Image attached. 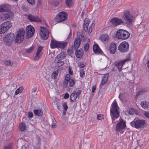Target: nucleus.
<instances>
[{"label": "nucleus", "mask_w": 149, "mask_h": 149, "mask_svg": "<svg viewBox=\"0 0 149 149\" xmlns=\"http://www.w3.org/2000/svg\"><path fill=\"white\" fill-rule=\"evenodd\" d=\"M119 109L116 102L115 100L110 109V114L113 123L114 122L115 119L118 118L119 116Z\"/></svg>", "instance_id": "obj_1"}, {"label": "nucleus", "mask_w": 149, "mask_h": 149, "mask_svg": "<svg viewBox=\"0 0 149 149\" xmlns=\"http://www.w3.org/2000/svg\"><path fill=\"white\" fill-rule=\"evenodd\" d=\"M67 42L58 41L53 38L51 40L50 46L52 49L60 48L63 49L67 46Z\"/></svg>", "instance_id": "obj_2"}, {"label": "nucleus", "mask_w": 149, "mask_h": 149, "mask_svg": "<svg viewBox=\"0 0 149 149\" xmlns=\"http://www.w3.org/2000/svg\"><path fill=\"white\" fill-rule=\"evenodd\" d=\"M65 57V53L63 52H61L55 57L54 61L56 63V66L58 67H60L63 65L64 62L63 60Z\"/></svg>", "instance_id": "obj_3"}, {"label": "nucleus", "mask_w": 149, "mask_h": 149, "mask_svg": "<svg viewBox=\"0 0 149 149\" xmlns=\"http://www.w3.org/2000/svg\"><path fill=\"white\" fill-rule=\"evenodd\" d=\"M15 38V35L13 33H8L3 38V40L5 45L10 46L13 43Z\"/></svg>", "instance_id": "obj_4"}, {"label": "nucleus", "mask_w": 149, "mask_h": 149, "mask_svg": "<svg viewBox=\"0 0 149 149\" xmlns=\"http://www.w3.org/2000/svg\"><path fill=\"white\" fill-rule=\"evenodd\" d=\"M24 30L23 29H20L17 32L15 41L18 43H21L23 40L25 34Z\"/></svg>", "instance_id": "obj_5"}, {"label": "nucleus", "mask_w": 149, "mask_h": 149, "mask_svg": "<svg viewBox=\"0 0 149 149\" xmlns=\"http://www.w3.org/2000/svg\"><path fill=\"white\" fill-rule=\"evenodd\" d=\"M130 34L127 31L120 29L118 30L116 33V36L118 39L125 40L129 38Z\"/></svg>", "instance_id": "obj_6"}, {"label": "nucleus", "mask_w": 149, "mask_h": 149, "mask_svg": "<svg viewBox=\"0 0 149 149\" xmlns=\"http://www.w3.org/2000/svg\"><path fill=\"white\" fill-rule=\"evenodd\" d=\"M131 125L136 128H142L145 126V120H134L130 123Z\"/></svg>", "instance_id": "obj_7"}, {"label": "nucleus", "mask_w": 149, "mask_h": 149, "mask_svg": "<svg viewBox=\"0 0 149 149\" xmlns=\"http://www.w3.org/2000/svg\"><path fill=\"white\" fill-rule=\"evenodd\" d=\"M75 81L72 79H70V76L69 74H66L65 80L63 83V87L64 88L66 87L69 83V86L72 87L75 84Z\"/></svg>", "instance_id": "obj_8"}, {"label": "nucleus", "mask_w": 149, "mask_h": 149, "mask_svg": "<svg viewBox=\"0 0 149 149\" xmlns=\"http://www.w3.org/2000/svg\"><path fill=\"white\" fill-rule=\"evenodd\" d=\"M67 18V14L63 11L60 12L56 15L54 19L55 22L60 23L65 20Z\"/></svg>", "instance_id": "obj_9"}, {"label": "nucleus", "mask_w": 149, "mask_h": 149, "mask_svg": "<svg viewBox=\"0 0 149 149\" xmlns=\"http://www.w3.org/2000/svg\"><path fill=\"white\" fill-rule=\"evenodd\" d=\"M10 22L7 21L2 24L0 26V33H3L11 26Z\"/></svg>", "instance_id": "obj_10"}, {"label": "nucleus", "mask_w": 149, "mask_h": 149, "mask_svg": "<svg viewBox=\"0 0 149 149\" xmlns=\"http://www.w3.org/2000/svg\"><path fill=\"white\" fill-rule=\"evenodd\" d=\"M129 48L128 43L125 41L122 42L118 47V50L121 52L125 53L128 51Z\"/></svg>", "instance_id": "obj_11"}, {"label": "nucleus", "mask_w": 149, "mask_h": 149, "mask_svg": "<svg viewBox=\"0 0 149 149\" xmlns=\"http://www.w3.org/2000/svg\"><path fill=\"white\" fill-rule=\"evenodd\" d=\"M35 32L34 29L31 25L28 26L26 27V39L31 37Z\"/></svg>", "instance_id": "obj_12"}, {"label": "nucleus", "mask_w": 149, "mask_h": 149, "mask_svg": "<svg viewBox=\"0 0 149 149\" xmlns=\"http://www.w3.org/2000/svg\"><path fill=\"white\" fill-rule=\"evenodd\" d=\"M89 22V20L88 19H86L83 24L84 26L83 27L84 29L88 34H89L92 31L93 28L94 27V25L92 24L88 29V26Z\"/></svg>", "instance_id": "obj_13"}, {"label": "nucleus", "mask_w": 149, "mask_h": 149, "mask_svg": "<svg viewBox=\"0 0 149 149\" xmlns=\"http://www.w3.org/2000/svg\"><path fill=\"white\" fill-rule=\"evenodd\" d=\"M40 35L41 37L44 39H47L49 37V31L45 27H40Z\"/></svg>", "instance_id": "obj_14"}, {"label": "nucleus", "mask_w": 149, "mask_h": 149, "mask_svg": "<svg viewBox=\"0 0 149 149\" xmlns=\"http://www.w3.org/2000/svg\"><path fill=\"white\" fill-rule=\"evenodd\" d=\"M130 59L129 58H127L123 60L120 61L119 62H115V64L119 72L122 71V68L125 64V62L128 61Z\"/></svg>", "instance_id": "obj_15"}, {"label": "nucleus", "mask_w": 149, "mask_h": 149, "mask_svg": "<svg viewBox=\"0 0 149 149\" xmlns=\"http://www.w3.org/2000/svg\"><path fill=\"white\" fill-rule=\"evenodd\" d=\"M124 16V18L125 19V20L127 21L128 24H129L132 23L133 18L128 11H125Z\"/></svg>", "instance_id": "obj_16"}, {"label": "nucleus", "mask_w": 149, "mask_h": 149, "mask_svg": "<svg viewBox=\"0 0 149 149\" xmlns=\"http://www.w3.org/2000/svg\"><path fill=\"white\" fill-rule=\"evenodd\" d=\"M126 127L125 123L123 120L121 119L120 121L118 122L116 126V130L118 132H120V131L124 128Z\"/></svg>", "instance_id": "obj_17"}, {"label": "nucleus", "mask_w": 149, "mask_h": 149, "mask_svg": "<svg viewBox=\"0 0 149 149\" xmlns=\"http://www.w3.org/2000/svg\"><path fill=\"white\" fill-rule=\"evenodd\" d=\"M13 15V13L11 12H8L7 13H3L0 15V18L1 20L3 21L12 17Z\"/></svg>", "instance_id": "obj_18"}, {"label": "nucleus", "mask_w": 149, "mask_h": 149, "mask_svg": "<svg viewBox=\"0 0 149 149\" xmlns=\"http://www.w3.org/2000/svg\"><path fill=\"white\" fill-rule=\"evenodd\" d=\"M42 47H40L38 48L36 55L33 58L34 60H37L40 58L42 54Z\"/></svg>", "instance_id": "obj_19"}, {"label": "nucleus", "mask_w": 149, "mask_h": 149, "mask_svg": "<svg viewBox=\"0 0 149 149\" xmlns=\"http://www.w3.org/2000/svg\"><path fill=\"white\" fill-rule=\"evenodd\" d=\"M28 17L29 19L31 21L41 22V20L37 16H34L33 15H29Z\"/></svg>", "instance_id": "obj_20"}, {"label": "nucleus", "mask_w": 149, "mask_h": 149, "mask_svg": "<svg viewBox=\"0 0 149 149\" xmlns=\"http://www.w3.org/2000/svg\"><path fill=\"white\" fill-rule=\"evenodd\" d=\"M111 22L113 24L116 26L122 24L124 23L123 21L121 19L117 18L112 19L111 20Z\"/></svg>", "instance_id": "obj_21"}, {"label": "nucleus", "mask_w": 149, "mask_h": 149, "mask_svg": "<svg viewBox=\"0 0 149 149\" xmlns=\"http://www.w3.org/2000/svg\"><path fill=\"white\" fill-rule=\"evenodd\" d=\"M81 39L79 38H76L74 42V48L75 50L77 49L79 46Z\"/></svg>", "instance_id": "obj_22"}, {"label": "nucleus", "mask_w": 149, "mask_h": 149, "mask_svg": "<svg viewBox=\"0 0 149 149\" xmlns=\"http://www.w3.org/2000/svg\"><path fill=\"white\" fill-rule=\"evenodd\" d=\"M93 50L95 54H98L101 53L102 52V50L100 49L98 45L97 44H94L93 45Z\"/></svg>", "instance_id": "obj_23"}, {"label": "nucleus", "mask_w": 149, "mask_h": 149, "mask_svg": "<svg viewBox=\"0 0 149 149\" xmlns=\"http://www.w3.org/2000/svg\"><path fill=\"white\" fill-rule=\"evenodd\" d=\"M116 44L114 43H111L109 46V51L111 53L114 54L116 50Z\"/></svg>", "instance_id": "obj_24"}, {"label": "nucleus", "mask_w": 149, "mask_h": 149, "mask_svg": "<svg viewBox=\"0 0 149 149\" xmlns=\"http://www.w3.org/2000/svg\"><path fill=\"white\" fill-rule=\"evenodd\" d=\"M109 76L108 74H106L102 77V81L100 84V86H103L107 83L108 79Z\"/></svg>", "instance_id": "obj_25"}, {"label": "nucleus", "mask_w": 149, "mask_h": 149, "mask_svg": "<svg viewBox=\"0 0 149 149\" xmlns=\"http://www.w3.org/2000/svg\"><path fill=\"white\" fill-rule=\"evenodd\" d=\"M84 51L83 50H77L75 52V54L76 57L78 58L81 57L83 55Z\"/></svg>", "instance_id": "obj_26"}, {"label": "nucleus", "mask_w": 149, "mask_h": 149, "mask_svg": "<svg viewBox=\"0 0 149 149\" xmlns=\"http://www.w3.org/2000/svg\"><path fill=\"white\" fill-rule=\"evenodd\" d=\"M33 112L36 115L42 116L43 115V112L40 109L34 110Z\"/></svg>", "instance_id": "obj_27"}, {"label": "nucleus", "mask_w": 149, "mask_h": 149, "mask_svg": "<svg viewBox=\"0 0 149 149\" xmlns=\"http://www.w3.org/2000/svg\"><path fill=\"white\" fill-rule=\"evenodd\" d=\"M142 107L145 109H147L149 107V102H147L143 101L141 104Z\"/></svg>", "instance_id": "obj_28"}, {"label": "nucleus", "mask_w": 149, "mask_h": 149, "mask_svg": "<svg viewBox=\"0 0 149 149\" xmlns=\"http://www.w3.org/2000/svg\"><path fill=\"white\" fill-rule=\"evenodd\" d=\"M63 116L65 115L66 113L68 108L67 103L66 102H64L63 104Z\"/></svg>", "instance_id": "obj_29"}, {"label": "nucleus", "mask_w": 149, "mask_h": 149, "mask_svg": "<svg viewBox=\"0 0 149 149\" xmlns=\"http://www.w3.org/2000/svg\"><path fill=\"white\" fill-rule=\"evenodd\" d=\"M77 97V94L74 93H72L70 96V100L72 102H74L76 100V98Z\"/></svg>", "instance_id": "obj_30"}, {"label": "nucleus", "mask_w": 149, "mask_h": 149, "mask_svg": "<svg viewBox=\"0 0 149 149\" xmlns=\"http://www.w3.org/2000/svg\"><path fill=\"white\" fill-rule=\"evenodd\" d=\"M19 128L20 130L22 132L24 131L26 128V125L24 123L22 122L19 125Z\"/></svg>", "instance_id": "obj_31"}, {"label": "nucleus", "mask_w": 149, "mask_h": 149, "mask_svg": "<svg viewBox=\"0 0 149 149\" xmlns=\"http://www.w3.org/2000/svg\"><path fill=\"white\" fill-rule=\"evenodd\" d=\"M4 64L6 66H12L13 65V63L10 60H5L3 61Z\"/></svg>", "instance_id": "obj_32"}, {"label": "nucleus", "mask_w": 149, "mask_h": 149, "mask_svg": "<svg viewBox=\"0 0 149 149\" xmlns=\"http://www.w3.org/2000/svg\"><path fill=\"white\" fill-rule=\"evenodd\" d=\"M100 39L102 41L104 42L108 39V38L107 35L103 34L100 36Z\"/></svg>", "instance_id": "obj_33"}, {"label": "nucleus", "mask_w": 149, "mask_h": 149, "mask_svg": "<svg viewBox=\"0 0 149 149\" xmlns=\"http://www.w3.org/2000/svg\"><path fill=\"white\" fill-rule=\"evenodd\" d=\"M37 142L36 143V147L37 149H39L40 148V139L39 137H37Z\"/></svg>", "instance_id": "obj_34"}, {"label": "nucleus", "mask_w": 149, "mask_h": 149, "mask_svg": "<svg viewBox=\"0 0 149 149\" xmlns=\"http://www.w3.org/2000/svg\"><path fill=\"white\" fill-rule=\"evenodd\" d=\"M35 49V47L34 46H32L29 49H25L26 52L28 53H31L33 50Z\"/></svg>", "instance_id": "obj_35"}, {"label": "nucleus", "mask_w": 149, "mask_h": 149, "mask_svg": "<svg viewBox=\"0 0 149 149\" xmlns=\"http://www.w3.org/2000/svg\"><path fill=\"white\" fill-rule=\"evenodd\" d=\"M66 4L67 6L70 7L72 3V0H66Z\"/></svg>", "instance_id": "obj_36"}, {"label": "nucleus", "mask_w": 149, "mask_h": 149, "mask_svg": "<svg viewBox=\"0 0 149 149\" xmlns=\"http://www.w3.org/2000/svg\"><path fill=\"white\" fill-rule=\"evenodd\" d=\"M23 89V88L22 87H20L18 88L15 91V95L18 94L19 93H21Z\"/></svg>", "instance_id": "obj_37"}, {"label": "nucleus", "mask_w": 149, "mask_h": 149, "mask_svg": "<svg viewBox=\"0 0 149 149\" xmlns=\"http://www.w3.org/2000/svg\"><path fill=\"white\" fill-rule=\"evenodd\" d=\"M2 9L3 12H5L8 10V8L6 5H1Z\"/></svg>", "instance_id": "obj_38"}, {"label": "nucleus", "mask_w": 149, "mask_h": 149, "mask_svg": "<svg viewBox=\"0 0 149 149\" xmlns=\"http://www.w3.org/2000/svg\"><path fill=\"white\" fill-rule=\"evenodd\" d=\"M89 47V45L88 43H86L84 46V49L85 51L86 52L88 51Z\"/></svg>", "instance_id": "obj_39"}, {"label": "nucleus", "mask_w": 149, "mask_h": 149, "mask_svg": "<svg viewBox=\"0 0 149 149\" xmlns=\"http://www.w3.org/2000/svg\"><path fill=\"white\" fill-rule=\"evenodd\" d=\"M135 109L133 108H132L129 111V113L131 115H132L135 113Z\"/></svg>", "instance_id": "obj_40"}, {"label": "nucleus", "mask_w": 149, "mask_h": 149, "mask_svg": "<svg viewBox=\"0 0 149 149\" xmlns=\"http://www.w3.org/2000/svg\"><path fill=\"white\" fill-rule=\"evenodd\" d=\"M58 73L55 72H54L52 74V77L53 78L55 79L56 77L57 76Z\"/></svg>", "instance_id": "obj_41"}, {"label": "nucleus", "mask_w": 149, "mask_h": 149, "mask_svg": "<svg viewBox=\"0 0 149 149\" xmlns=\"http://www.w3.org/2000/svg\"><path fill=\"white\" fill-rule=\"evenodd\" d=\"M27 1L28 3L32 5H33L35 4L34 0H27Z\"/></svg>", "instance_id": "obj_42"}, {"label": "nucleus", "mask_w": 149, "mask_h": 149, "mask_svg": "<svg viewBox=\"0 0 149 149\" xmlns=\"http://www.w3.org/2000/svg\"><path fill=\"white\" fill-rule=\"evenodd\" d=\"M37 89L38 88L37 87H34L32 88V92L33 93H35L37 91Z\"/></svg>", "instance_id": "obj_43"}, {"label": "nucleus", "mask_w": 149, "mask_h": 149, "mask_svg": "<svg viewBox=\"0 0 149 149\" xmlns=\"http://www.w3.org/2000/svg\"><path fill=\"white\" fill-rule=\"evenodd\" d=\"M12 146L11 145H9L4 147V149H11Z\"/></svg>", "instance_id": "obj_44"}, {"label": "nucleus", "mask_w": 149, "mask_h": 149, "mask_svg": "<svg viewBox=\"0 0 149 149\" xmlns=\"http://www.w3.org/2000/svg\"><path fill=\"white\" fill-rule=\"evenodd\" d=\"M33 116V113L31 112H29L28 113V116L29 118H32Z\"/></svg>", "instance_id": "obj_45"}, {"label": "nucleus", "mask_w": 149, "mask_h": 149, "mask_svg": "<svg viewBox=\"0 0 149 149\" xmlns=\"http://www.w3.org/2000/svg\"><path fill=\"white\" fill-rule=\"evenodd\" d=\"M80 75L81 77H83L84 76V73L83 70H81L80 72Z\"/></svg>", "instance_id": "obj_46"}, {"label": "nucleus", "mask_w": 149, "mask_h": 149, "mask_svg": "<svg viewBox=\"0 0 149 149\" xmlns=\"http://www.w3.org/2000/svg\"><path fill=\"white\" fill-rule=\"evenodd\" d=\"M102 116L101 115H98L97 116V118L98 120H101L103 118Z\"/></svg>", "instance_id": "obj_47"}, {"label": "nucleus", "mask_w": 149, "mask_h": 149, "mask_svg": "<svg viewBox=\"0 0 149 149\" xmlns=\"http://www.w3.org/2000/svg\"><path fill=\"white\" fill-rule=\"evenodd\" d=\"M81 90H79L77 92L75 93L77 95V97L78 98L79 97V95L81 94Z\"/></svg>", "instance_id": "obj_48"}, {"label": "nucleus", "mask_w": 149, "mask_h": 149, "mask_svg": "<svg viewBox=\"0 0 149 149\" xmlns=\"http://www.w3.org/2000/svg\"><path fill=\"white\" fill-rule=\"evenodd\" d=\"M69 97V95L68 93H66L64 96V98L65 99L68 98Z\"/></svg>", "instance_id": "obj_49"}, {"label": "nucleus", "mask_w": 149, "mask_h": 149, "mask_svg": "<svg viewBox=\"0 0 149 149\" xmlns=\"http://www.w3.org/2000/svg\"><path fill=\"white\" fill-rule=\"evenodd\" d=\"M51 127L52 128H54L56 127V126L55 123H52Z\"/></svg>", "instance_id": "obj_50"}, {"label": "nucleus", "mask_w": 149, "mask_h": 149, "mask_svg": "<svg viewBox=\"0 0 149 149\" xmlns=\"http://www.w3.org/2000/svg\"><path fill=\"white\" fill-rule=\"evenodd\" d=\"M144 115L146 117L149 118V112H145Z\"/></svg>", "instance_id": "obj_51"}, {"label": "nucleus", "mask_w": 149, "mask_h": 149, "mask_svg": "<svg viewBox=\"0 0 149 149\" xmlns=\"http://www.w3.org/2000/svg\"><path fill=\"white\" fill-rule=\"evenodd\" d=\"M96 89V87L95 86H93L92 87V93L94 92Z\"/></svg>", "instance_id": "obj_52"}, {"label": "nucleus", "mask_w": 149, "mask_h": 149, "mask_svg": "<svg viewBox=\"0 0 149 149\" xmlns=\"http://www.w3.org/2000/svg\"><path fill=\"white\" fill-rule=\"evenodd\" d=\"M68 70L69 74H71V75H72L73 72L72 71H71V69L70 68H69Z\"/></svg>", "instance_id": "obj_53"}, {"label": "nucleus", "mask_w": 149, "mask_h": 149, "mask_svg": "<svg viewBox=\"0 0 149 149\" xmlns=\"http://www.w3.org/2000/svg\"><path fill=\"white\" fill-rule=\"evenodd\" d=\"M79 66L80 68H83L84 66V64L80 63L79 65Z\"/></svg>", "instance_id": "obj_54"}, {"label": "nucleus", "mask_w": 149, "mask_h": 149, "mask_svg": "<svg viewBox=\"0 0 149 149\" xmlns=\"http://www.w3.org/2000/svg\"><path fill=\"white\" fill-rule=\"evenodd\" d=\"M70 33H69V35L68 36V38H67L68 39H70V36H71V35H72V33H71V30L70 29Z\"/></svg>", "instance_id": "obj_55"}, {"label": "nucleus", "mask_w": 149, "mask_h": 149, "mask_svg": "<svg viewBox=\"0 0 149 149\" xmlns=\"http://www.w3.org/2000/svg\"><path fill=\"white\" fill-rule=\"evenodd\" d=\"M146 65L147 67L149 69V60L146 63Z\"/></svg>", "instance_id": "obj_56"}, {"label": "nucleus", "mask_w": 149, "mask_h": 149, "mask_svg": "<svg viewBox=\"0 0 149 149\" xmlns=\"http://www.w3.org/2000/svg\"><path fill=\"white\" fill-rule=\"evenodd\" d=\"M0 12H3V9H2V7L1 6H0Z\"/></svg>", "instance_id": "obj_57"}, {"label": "nucleus", "mask_w": 149, "mask_h": 149, "mask_svg": "<svg viewBox=\"0 0 149 149\" xmlns=\"http://www.w3.org/2000/svg\"><path fill=\"white\" fill-rule=\"evenodd\" d=\"M40 0H38V5H39L40 4Z\"/></svg>", "instance_id": "obj_58"}, {"label": "nucleus", "mask_w": 149, "mask_h": 149, "mask_svg": "<svg viewBox=\"0 0 149 149\" xmlns=\"http://www.w3.org/2000/svg\"><path fill=\"white\" fill-rule=\"evenodd\" d=\"M81 39H82L83 40L84 39V37L83 36H81Z\"/></svg>", "instance_id": "obj_59"}, {"label": "nucleus", "mask_w": 149, "mask_h": 149, "mask_svg": "<svg viewBox=\"0 0 149 149\" xmlns=\"http://www.w3.org/2000/svg\"><path fill=\"white\" fill-rule=\"evenodd\" d=\"M139 96V94H137L136 95V97H137Z\"/></svg>", "instance_id": "obj_60"}, {"label": "nucleus", "mask_w": 149, "mask_h": 149, "mask_svg": "<svg viewBox=\"0 0 149 149\" xmlns=\"http://www.w3.org/2000/svg\"><path fill=\"white\" fill-rule=\"evenodd\" d=\"M87 41L88 42H90V39H88L87 40Z\"/></svg>", "instance_id": "obj_61"}, {"label": "nucleus", "mask_w": 149, "mask_h": 149, "mask_svg": "<svg viewBox=\"0 0 149 149\" xmlns=\"http://www.w3.org/2000/svg\"><path fill=\"white\" fill-rule=\"evenodd\" d=\"M23 8L24 9H26V7L25 6H24L23 7Z\"/></svg>", "instance_id": "obj_62"}, {"label": "nucleus", "mask_w": 149, "mask_h": 149, "mask_svg": "<svg viewBox=\"0 0 149 149\" xmlns=\"http://www.w3.org/2000/svg\"><path fill=\"white\" fill-rule=\"evenodd\" d=\"M120 94L119 95V98H120Z\"/></svg>", "instance_id": "obj_63"}, {"label": "nucleus", "mask_w": 149, "mask_h": 149, "mask_svg": "<svg viewBox=\"0 0 149 149\" xmlns=\"http://www.w3.org/2000/svg\"><path fill=\"white\" fill-rule=\"evenodd\" d=\"M83 14H83V12L82 13L81 15H82Z\"/></svg>", "instance_id": "obj_64"}]
</instances>
